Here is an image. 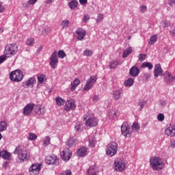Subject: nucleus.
<instances>
[{"label": "nucleus", "mask_w": 175, "mask_h": 175, "mask_svg": "<svg viewBox=\"0 0 175 175\" xmlns=\"http://www.w3.org/2000/svg\"><path fill=\"white\" fill-rule=\"evenodd\" d=\"M58 57L62 59L65 58V57H66V53H65L62 50L59 51L58 53L57 51H54L53 52L50 57L49 62V65L53 69H55L57 67V64H58Z\"/></svg>", "instance_id": "nucleus-1"}, {"label": "nucleus", "mask_w": 175, "mask_h": 175, "mask_svg": "<svg viewBox=\"0 0 175 175\" xmlns=\"http://www.w3.org/2000/svg\"><path fill=\"white\" fill-rule=\"evenodd\" d=\"M14 154H17L18 157L16 162L18 163H23V162H27L29 159V156L27 151H23L21 147L17 146L14 151Z\"/></svg>", "instance_id": "nucleus-2"}, {"label": "nucleus", "mask_w": 175, "mask_h": 175, "mask_svg": "<svg viewBox=\"0 0 175 175\" xmlns=\"http://www.w3.org/2000/svg\"><path fill=\"white\" fill-rule=\"evenodd\" d=\"M150 163L153 170H156L157 172L162 170V169H163V167H165V165H163V161L160 157H151L150 160Z\"/></svg>", "instance_id": "nucleus-3"}, {"label": "nucleus", "mask_w": 175, "mask_h": 175, "mask_svg": "<svg viewBox=\"0 0 175 175\" xmlns=\"http://www.w3.org/2000/svg\"><path fill=\"white\" fill-rule=\"evenodd\" d=\"M18 51V46L16 44H10L5 46L4 53L8 58H10V57L16 55Z\"/></svg>", "instance_id": "nucleus-4"}, {"label": "nucleus", "mask_w": 175, "mask_h": 175, "mask_svg": "<svg viewBox=\"0 0 175 175\" xmlns=\"http://www.w3.org/2000/svg\"><path fill=\"white\" fill-rule=\"evenodd\" d=\"M118 145L116 142H111L107 146L106 154L108 157H114L117 154Z\"/></svg>", "instance_id": "nucleus-5"}, {"label": "nucleus", "mask_w": 175, "mask_h": 175, "mask_svg": "<svg viewBox=\"0 0 175 175\" xmlns=\"http://www.w3.org/2000/svg\"><path fill=\"white\" fill-rule=\"evenodd\" d=\"M133 131V128L132 127V125L129 124V122H124L121 126V132L123 136L125 137H129Z\"/></svg>", "instance_id": "nucleus-6"}, {"label": "nucleus", "mask_w": 175, "mask_h": 175, "mask_svg": "<svg viewBox=\"0 0 175 175\" xmlns=\"http://www.w3.org/2000/svg\"><path fill=\"white\" fill-rule=\"evenodd\" d=\"M24 75L21 70H16L14 71L11 72L10 75V79L12 81H14L15 83H18L23 80Z\"/></svg>", "instance_id": "nucleus-7"}, {"label": "nucleus", "mask_w": 175, "mask_h": 175, "mask_svg": "<svg viewBox=\"0 0 175 175\" xmlns=\"http://www.w3.org/2000/svg\"><path fill=\"white\" fill-rule=\"evenodd\" d=\"M45 162L48 165H54L58 166L59 165V159L55 155L46 156L45 158Z\"/></svg>", "instance_id": "nucleus-8"}, {"label": "nucleus", "mask_w": 175, "mask_h": 175, "mask_svg": "<svg viewBox=\"0 0 175 175\" xmlns=\"http://www.w3.org/2000/svg\"><path fill=\"white\" fill-rule=\"evenodd\" d=\"M42 165L40 163H34L31 165L29 169V174L30 175H38L40 173V170Z\"/></svg>", "instance_id": "nucleus-9"}, {"label": "nucleus", "mask_w": 175, "mask_h": 175, "mask_svg": "<svg viewBox=\"0 0 175 175\" xmlns=\"http://www.w3.org/2000/svg\"><path fill=\"white\" fill-rule=\"evenodd\" d=\"M60 157L63 161H65V162H68L70 158H72V152L71 150L66 148L63 150V151L60 153Z\"/></svg>", "instance_id": "nucleus-10"}, {"label": "nucleus", "mask_w": 175, "mask_h": 175, "mask_svg": "<svg viewBox=\"0 0 175 175\" xmlns=\"http://www.w3.org/2000/svg\"><path fill=\"white\" fill-rule=\"evenodd\" d=\"M96 83V77L92 76L88 79L86 84L84 86L83 91H90L92 87H94V84Z\"/></svg>", "instance_id": "nucleus-11"}, {"label": "nucleus", "mask_w": 175, "mask_h": 175, "mask_svg": "<svg viewBox=\"0 0 175 175\" xmlns=\"http://www.w3.org/2000/svg\"><path fill=\"white\" fill-rule=\"evenodd\" d=\"M114 169L116 172H124L125 170V163L121 160H116L114 162Z\"/></svg>", "instance_id": "nucleus-12"}, {"label": "nucleus", "mask_w": 175, "mask_h": 175, "mask_svg": "<svg viewBox=\"0 0 175 175\" xmlns=\"http://www.w3.org/2000/svg\"><path fill=\"white\" fill-rule=\"evenodd\" d=\"M36 84V79L35 77H30L29 78L28 81H25L23 82V88H28L29 87H31V88Z\"/></svg>", "instance_id": "nucleus-13"}, {"label": "nucleus", "mask_w": 175, "mask_h": 175, "mask_svg": "<svg viewBox=\"0 0 175 175\" xmlns=\"http://www.w3.org/2000/svg\"><path fill=\"white\" fill-rule=\"evenodd\" d=\"M98 119L95 117H90L85 120L86 126H90L92 128L93 126H96L98 125Z\"/></svg>", "instance_id": "nucleus-14"}, {"label": "nucleus", "mask_w": 175, "mask_h": 175, "mask_svg": "<svg viewBox=\"0 0 175 175\" xmlns=\"http://www.w3.org/2000/svg\"><path fill=\"white\" fill-rule=\"evenodd\" d=\"M64 109L66 111H70V110H75L76 109V105H75V100L71 99L67 100Z\"/></svg>", "instance_id": "nucleus-15"}, {"label": "nucleus", "mask_w": 175, "mask_h": 175, "mask_svg": "<svg viewBox=\"0 0 175 175\" xmlns=\"http://www.w3.org/2000/svg\"><path fill=\"white\" fill-rule=\"evenodd\" d=\"M33 110L36 114L38 116H42V114H44V107L42 105H35L33 108Z\"/></svg>", "instance_id": "nucleus-16"}, {"label": "nucleus", "mask_w": 175, "mask_h": 175, "mask_svg": "<svg viewBox=\"0 0 175 175\" xmlns=\"http://www.w3.org/2000/svg\"><path fill=\"white\" fill-rule=\"evenodd\" d=\"M34 106L35 104H27L23 109L24 116H29L32 113Z\"/></svg>", "instance_id": "nucleus-17"}, {"label": "nucleus", "mask_w": 175, "mask_h": 175, "mask_svg": "<svg viewBox=\"0 0 175 175\" xmlns=\"http://www.w3.org/2000/svg\"><path fill=\"white\" fill-rule=\"evenodd\" d=\"M163 73V71L162 70V67L161 66V64H157L154 66V77L162 76Z\"/></svg>", "instance_id": "nucleus-18"}, {"label": "nucleus", "mask_w": 175, "mask_h": 175, "mask_svg": "<svg viewBox=\"0 0 175 175\" xmlns=\"http://www.w3.org/2000/svg\"><path fill=\"white\" fill-rule=\"evenodd\" d=\"M79 144V140L73 137L69 138L67 142V146L70 148L76 147V146Z\"/></svg>", "instance_id": "nucleus-19"}, {"label": "nucleus", "mask_w": 175, "mask_h": 175, "mask_svg": "<svg viewBox=\"0 0 175 175\" xmlns=\"http://www.w3.org/2000/svg\"><path fill=\"white\" fill-rule=\"evenodd\" d=\"M140 73V70L136 66H133L129 71V75L133 77H137Z\"/></svg>", "instance_id": "nucleus-20"}, {"label": "nucleus", "mask_w": 175, "mask_h": 175, "mask_svg": "<svg viewBox=\"0 0 175 175\" xmlns=\"http://www.w3.org/2000/svg\"><path fill=\"white\" fill-rule=\"evenodd\" d=\"M76 33L77 35V38L78 39V40H83V39H84V37L85 36L86 32L85 30L79 28L77 29Z\"/></svg>", "instance_id": "nucleus-21"}, {"label": "nucleus", "mask_w": 175, "mask_h": 175, "mask_svg": "<svg viewBox=\"0 0 175 175\" xmlns=\"http://www.w3.org/2000/svg\"><path fill=\"white\" fill-rule=\"evenodd\" d=\"M165 135L167 136H170L171 137H173V136L175 135V126H171L168 127L165 131Z\"/></svg>", "instance_id": "nucleus-22"}, {"label": "nucleus", "mask_w": 175, "mask_h": 175, "mask_svg": "<svg viewBox=\"0 0 175 175\" xmlns=\"http://www.w3.org/2000/svg\"><path fill=\"white\" fill-rule=\"evenodd\" d=\"M0 157H1L3 159L9 161L10 159V157H12V154L9 152L8 150H0Z\"/></svg>", "instance_id": "nucleus-23"}, {"label": "nucleus", "mask_w": 175, "mask_h": 175, "mask_svg": "<svg viewBox=\"0 0 175 175\" xmlns=\"http://www.w3.org/2000/svg\"><path fill=\"white\" fill-rule=\"evenodd\" d=\"M164 77L165 80H167L169 83H174L175 76H172V74L169 71H166L164 74Z\"/></svg>", "instance_id": "nucleus-24"}, {"label": "nucleus", "mask_w": 175, "mask_h": 175, "mask_svg": "<svg viewBox=\"0 0 175 175\" xmlns=\"http://www.w3.org/2000/svg\"><path fill=\"white\" fill-rule=\"evenodd\" d=\"M98 170H96V167L95 165H91L87 171V174L88 175H96Z\"/></svg>", "instance_id": "nucleus-25"}, {"label": "nucleus", "mask_w": 175, "mask_h": 175, "mask_svg": "<svg viewBox=\"0 0 175 175\" xmlns=\"http://www.w3.org/2000/svg\"><path fill=\"white\" fill-rule=\"evenodd\" d=\"M86 154H87V148L85 147H82L77 151V157H85Z\"/></svg>", "instance_id": "nucleus-26"}, {"label": "nucleus", "mask_w": 175, "mask_h": 175, "mask_svg": "<svg viewBox=\"0 0 175 175\" xmlns=\"http://www.w3.org/2000/svg\"><path fill=\"white\" fill-rule=\"evenodd\" d=\"M121 94H122V90H114L113 92V96L114 100H118V99L121 98Z\"/></svg>", "instance_id": "nucleus-27"}, {"label": "nucleus", "mask_w": 175, "mask_h": 175, "mask_svg": "<svg viewBox=\"0 0 175 175\" xmlns=\"http://www.w3.org/2000/svg\"><path fill=\"white\" fill-rule=\"evenodd\" d=\"M80 84V80L79 79L76 78L73 82L71 83V91H75L76 90L77 87Z\"/></svg>", "instance_id": "nucleus-28"}, {"label": "nucleus", "mask_w": 175, "mask_h": 175, "mask_svg": "<svg viewBox=\"0 0 175 175\" xmlns=\"http://www.w3.org/2000/svg\"><path fill=\"white\" fill-rule=\"evenodd\" d=\"M133 53V50L131 47L127 48L126 50L123 51L122 58H126L128 55L132 54Z\"/></svg>", "instance_id": "nucleus-29"}, {"label": "nucleus", "mask_w": 175, "mask_h": 175, "mask_svg": "<svg viewBox=\"0 0 175 175\" xmlns=\"http://www.w3.org/2000/svg\"><path fill=\"white\" fill-rule=\"evenodd\" d=\"M118 65H120V62L117 59H113L111 62L109 68L111 69H116Z\"/></svg>", "instance_id": "nucleus-30"}, {"label": "nucleus", "mask_w": 175, "mask_h": 175, "mask_svg": "<svg viewBox=\"0 0 175 175\" xmlns=\"http://www.w3.org/2000/svg\"><path fill=\"white\" fill-rule=\"evenodd\" d=\"M69 7L70 9H72V10H73L74 9H76V8H77V5H79V2H77V1L76 0H72L69 3Z\"/></svg>", "instance_id": "nucleus-31"}, {"label": "nucleus", "mask_w": 175, "mask_h": 175, "mask_svg": "<svg viewBox=\"0 0 175 175\" xmlns=\"http://www.w3.org/2000/svg\"><path fill=\"white\" fill-rule=\"evenodd\" d=\"M70 24V22L69 21V20L62 21V22L61 23L62 29H66V28H68V27H69Z\"/></svg>", "instance_id": "nucleus-32"}, {"label": "nucleus", "mask_w": 175, "mask_h": 175, "mask_svg": "<svg viewBox=\"0 0 175 175\" xmlns=\"http://www.w3.org/2000/svg\"><path fill=\"white\" fill-rule=\"evenodd\" d=\"M8 128V123L5 121H2L0 122V132H3V131H6Z\"/></svg>", "instance_id": "nucleus-33"}, {"label": "nucleus", "mask_w": 175, "mask_h": 175, "mask_svg": "<svg viewBox=\"0 0 175 175\" xmlns=\"http://www.w3.org/2000/svg\"><path fill=\"white\" fill-rule=\"evenodd\" d=\"M46 80L47 79H46V75H41L38 77V81L40 84H43Z\"/></svg>", "instance_id": "nucleus-34"}, {"label": "nucleus", "mask_w": 175, "mask_h": 175, "mask_svg": "<svg viewBox=\"0 0 175 175\" xmlns=\"http://www.w3.org/2000/svg\"><path fill=\"white\" fill-rule=\"evenodd\" d=\"M55 102L57 106H63V105H65V100L60 97L56 98Z\"/></svg>", "instance_id": "nucleus-35"}, {"label": "nucleus", "mask_w": 175, "mask_h": 175, "mask_svg": "<svg viewBox=\"0 0 175 175\" xmlns=\"http://www.w3.org/2000/svg\"><path fill=\"white\" fill-rule=\"evenodd\" d=\"M141 68H148V69H150V70H151V69H152V68H154V66L150 62H144L142 64Z\"/></svg>", "instance_id": "nucleus-36"}, {"label": "nucleus", "mask_w": 175, "mask_h": 175, "mask_svg": "<svg viewBox=\"0 0 175 175\" xmlns=\"http://www.w3.org/2000/svg\"><path fill=\"white\" fill-rule=\"evenodd\" d=\"M134 80L132 78L128 79L125 82H124V85L126 87H131V85H133Z\"/></svg>", "instance_id": "nucleus-37"}, {"label": "nucleus", "mask_w": 175, "mask_h": 175, "mask_svg": "<svg viewBox=\"0 0 175 175\" xmlns=\"http://www.w3.org/2000/svg\"><path fill=\"white\" fill-rule=\"evenodd\" d=\"M95 144H96V139L95 137H92V139H89V146L90 147H95Z\"/></svg>", "instance_id": "nucleus-38"}, {"label": "nucleus", "mask_w": 175, "mask_h": 175, "mask_svg": "<svg viewBox=\"0 0 175 175\" xmlns=\"http://www.w3.org/2000/svg\"><path fill=\"white\" fill-rule=\"evenodd\" d=\"M50 140H51L50 137L46 136L43 139V146L44 147H47V146H49V144H50Z\"/></svg>", "instance_id": "nucleus-39"}, {"label": "nucleus", "mask_w": 175, "mask_h": 175, "mask_svg": "<svg viewBox=\"0 0 175 175\" xmlns=\"http://www.w3.org/2000/svg\"><path fill=\"white\" fill-rule=\"evenodd\" d=\"M27 46H33L35 44V39L33 38H29L26 42Z\"/></svg>", "instance_id": "nucleus-40"}, {"label": "nucleus", "mask_w": 175, "mask_h": 175, "mask_svg": "<svg viewBox=\"0 0 175 175\" xmlns=\"http://www.w3.org/2000/svg\"><path fill=\"white\" fill-rule=\"evenodd\" d=\"M158 40V36L153 35L150 38V44H154Z\"/></svg>", "instance_id": "nucleus-41"}, {"label": "nucleus", "mask_w": 175, "mask_h": 175, "mask_svg": "<svg viewBox=\"0 0 175 175\" xmlns=\"http://www.w3.org/2000/svg\"><path fill=\"white\" fill-rule=\"evenodd\" d=\"M104 16L103 14H98L97 18L96 20V23L97 24H99V23H101V21H103Z\"/></svg>", "instance_id": "nucleus-42"}, {"label": "nucleus", "mask_w": 175, "mask_h": 175, "mask_svg": "<svg viewBox=\"0 0 175 175\" xmlns=\"http://www.w3.org/2000/svg\"><path fill=\"white\" fill-rule=\"evenodd\" d=\"M29 140H36L38 139V136L36 134H34L33 133H29Z\"/></svg>", "instance_id": "nucleus-43"}, {"label": "nucleus", "mask_w": 175, "mask_h": 175, "mask_svg": "<svg viewBox=\"0 0 175 175\" xmlns=\"http://www.w3.org/2000/svg\"><path fill=\"white\" fill-rule=\"evenodd\" d=\"M146 57H147V55L140 53L138 56L139 61H140L141 62H143V61L146 59Z\"/></svg>", "instance_id": "nucleus-44"}, {"label": "nucleus", "mask_w": 175, "mask_h": 175, "mask_svg": "<svg viewBox=\"0 0 175 175\" xmlns=\"http://www.w3.org/2000/svg\"><path fill=\"white\" fill-rule=\"evenodd\" d=\"M83 55H86L87 57H91V55H92V51L86 49L83 52Z\"/></svg>", "instance_id": "nucleus-45"}, {"label": "nucleus", "mask_w": 175, "mask_h": 175, "mask_svg": "<svg viewBox=\"0 0 175 175\" xmlns=\"http://www.w3.org/2000/svg\"><path fill=\"white\" fill-rule=\"evenodd\" d=\"M59 175H72V171H70V170H66L65 171H62Z\"/></svg>", "instance_id": "nucleus-46"}, {"label": "nucleus", "mask_w": 175, "mask_h": 175, "mask_svg": "<svg viewBox=\"0 0 175 175\" xmlns=\"http://www.w3.org/2000/svg\"><path fill=\"white\" fill-rule=\"evenodd\" d=\"M131 128H134V129H136L137 131H140V125H139V123L134 122L133 126H131Z\"/></svg>", "instance_id": "nucleus-47"}, {"label": "nucleus", "mask_w": 175, "mask_h": 175, "mask_svg": "<svg viewBox=\"0 0 175 175\" xmlns=\"http://www.w3.org/2000/svg\"><path fill=\"white\" fill-rule=\"evenodd\" d=\"M139 12L141 13H146V12H147V6H146V5H141L139 7Z\"/></svg>", "instance_id": "nucleus-48"}, {"label": "nucleus", "mask_w": 175, "mask_h": 175, "mask_svg": "<svg viewBox=\"0 0 175 175\" xmlns=\"http://www.w3.org/2000/svg\"><path fill=\"white\" fill-rule=\"evenodd\" d=\"M75 129L77 131V132H81V124L80 123H77L75 126Z\"/></svg>", "instance_id": "nucleus-49"}, {"label": "nucleus", "mask_w": 175, "mask_h": 175, "mask_svg": "<svg viewBox=\"0 0 175 175\" xmlns=\"http://www.w3.org/2000/svg\"><path fill=\"white\" fill-rule=\"evenodd\" d=\"M83 22L85 23H88L89 20H90V15H88V14H86L83 16Z\"/></svg>", "instance_id": "nucleus-50"}, {"label": "nucleus", "mask_w": 175, "mask_h": 175, "mask_svg": "<svg viewBox=\"0 0 175 175\" xmlns=\"http://www.w3.org/2000/svg\"><path fill=\"white\" fill-rule=\"evenodd\" d=\"M158 121H163L165 120V115L163 113H159L157 116Z\"/></svg>", "instance_id": "nucleus-51"}, {"label": "nucleus", "mask_w": 175, "mask_h": 175, "mask_svg": "<svg viewBox=\"0 0 175 175\" xmlns=\"http://www.w3.org/2000/svg\"><path fill=\"white\" fill-rule=\"evenodd\" d=\"M7 57H8V56H6L5 54L0 56V64H3V62H5V61H6Z\"/></svg>", "instance_id": "nucleus-52"}, {"label": "nucleus", "mask_w": 175, "mask_h": 175, "mask_svg": "<svg viewBox=\"0 0 175 175\" xmlns=\"http://www.w3.org/2000/svg\"><path fill=\"white\" fill-rule=\"evenodd\" d=\"M166 105H167V101L166 100H160V106H161V107H165Z\"/></svg>", "instance_id": "nucleus-53"}, {"label": "nucleus", "mask_w": 175, "mask_h": 175, "mask_svg": "<svg viewBox=\"0 0 175 175\" xmlns=\"http://www.w3.org/2000/svg\"><path fill=\"white\" fill-rule=\"evenodd\" d=\"M42 32V35H47L49 32H50V29H49L48 27L44 28Z\"/></svg>", "instance_id": "nucleus-54"}, {"label": "nucleus", "mask_w": 175, "mask_h": 175, "mask_svg": "<svg viewBox=\"0 0 175 175\" xmlns=\"http://www.w3.org/2000/svg\"><path fill=\"white\" fill-rule=\"evenodd\" d=\"M144 77L145 78V80H148V79H150V77H151V75L148 72L144 73Z\"/></svg>", "instance_id": "nucleus-55"}, {"label": "nucleus", "mask_w": 175, "mask_h": 175, "mask_svg": "<svg viewBox=\"0 0 175 175\" xmlns=\"http://www.w3.org/2000/svg\"><path fill=\"white\" fill-rule=\"evenodd\" d=\"M145 105H146V102L144 101L139 102V105L140 106L139 110H143V108L144 107Z\"/></svg>", "instance_id": "nucleus-56"}, {"label": "nucleus", "mask_w": 175, "mask_h": 175, "mask_svg": "<svg viewBox=\"0 0 175 175\" xmlns=\"http://www.w3.org/2000/svg\"><path fill=\"white\" fill-rule=\"evenodd\" d=\"M92 100H93V102H94V103L98 102V101L99 100V96H97V95L94 96L92 97Z\"/></svg>", "instance_id": "nucleus-57"}, {"label": "nucleus", "mask_w": 175, "mask_h": 175, "mask_svg": "<svg viewBox=\"0 0 175 175\" xmlns=\"http://www.w3.org/2000/svg\"><path fill=\"white\" fill-rule=\"evenodd\" d=\"M163 27L164 28L169 27V23L166 21H163Z\"/></svg>", "instance_id": "nucleus-58"}, {"label": "nucleus", "mask_w": 175, "mask_h": 175, "mask_svg": "<svg viewBox=\"0 0 175 175\" xmlns=\"http://www.w3.org/2000/svg\"><path fill=\"white\" fill-rule=\"evenodd\" d=\"M5 10V7L2 5V2L0 1V13H3Z\"/></svg>", "instance_id": "nucleus-59"}, {"label": "nucleus", "mask_w": 175, "mask_h": 175, "mask_svg": "<svg viewBox=\"0 0 175 175\" xmlns=\"http://www.w3.org/2000/svg\"><path fill=\"white\" fill-rule=\"evenodd\" d=\"M28 2L30 5H35L38 2V0H29Z\"/></svg>", "instance_id": "nucleus-60"}, {"label": "nucleus", "mask_w": 175, "mask_h": 175, "mask_svg": "<svg viewBox=\"0 0 175 175\" xmlns=\"http://www.w3.org/2000/svg\"><path fill=\"white\" fill-rule=\"evenodd\" d=\"M88 0H79L81 5H86Z\"/></svg>", "instance_id": "nucleus-61"}, {"label": "nucleus", "mask_w": 175, "mask_h": 175, "mask_svg": "<svg viewBox=\"0 0 175 175\" xmlns=\"http://www.w3.org/2000/svg\"><path fill=\"white\" fill-rule=\"evenodd\" d=\"M9 165V161H5V163L3 165L4 169H8V166Z\"/></svg>", "instance_id": "nucleus-62"}, {"label": "nucleus", "mask_w": 175, "mask_h": 175, "mask_svg": "<svg viewBox=\"0 0 175 175\" xmlns=\"http://www.w3.org/2000/svg\"><path fill=\"white\" fill-rule=\"evenodd\" d=\"M172 36H175V27L172 31Z\"/></svg>", "instance_id": "nucleus-63"}, {"label": "nucleus", "mask_w": 175, "mask_h": 175, "mask_svg": "<svg viewBox=\"0 0 175 175\" xmlns=\"http://www.w3.org/2000/svg\"><path fill=\"white\" fill-rule=\"evenodd\" d=\"M53 1H54V0H47L46 3H51V2H53Z\"/></svg>", "instance_id": "nucleus-64"}]
</instances>
